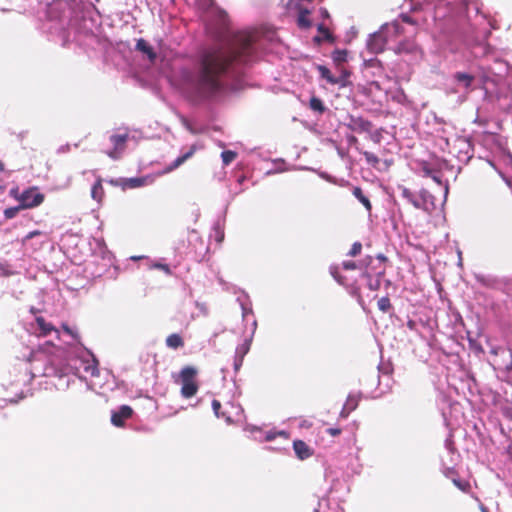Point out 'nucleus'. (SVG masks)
I'll return each instance as SVG.
<instances>
[{
    "instance_id": "1",
    "label": "nucleus",
    "mask_w": 512,
    "mask_h": 512,
    "mask_svg": "<svg viewBox=\"0 0 512 512\" xmlns=\"http://www.w3.org/2000/svg\"><path fill=\"white\" fill-rule=\"evenodd\" d=\"M260 45L253 35L241 36L227 52L205 56L193 67H183L175 75L178 87L194 103L216 99L225 89L221 76H235L240 67L258 58Z\"/></svg>"
},
{
    "instance_id": "2",
    "label": "nucleus",
    "mask_w": 512,
    "mask_h": 512,
    "mask_svg": "<svg viewBox=\"0 0 512 512\" xmlns=\"http://www.w3.org/2000/svg\"><path fill=\"white\" fill-rule=\"evenodd\" d=\"M37 372L44 377L54 378L53 385L57 390L68 389L73 381V376L82 379L87 374L94 377L99 373L98 361L84 347L67 352L64 359L59 356L48 358L41 371L36 366L29 368L25 364L24 375L21 379H17L16 382L24 384L30 382L37 375Z\"/></svg>"
},
{
    "instance_id": "3",
    "label": "nucleus",
    "mask_w": 512,
    "mask_h": 512,
    "mask_svg": "<svg viewBox=\"0 0 512 512\" xmlns=\"http://www.w3.org/2000/svg\"><path fill=\"white\" fill-rule=\"evenodd\" d=\"M399 31L400 25L396 21L390 24H383L378 31L369 35L366 43L368 51L372 54L383 52L388 38L397 35Z\"/></svg>"
},
{
    "instance_id": "4",
    "label": "nucleus",
    "mask_w": 512,
    "mask_h": 512,
    "mask_svg": "<svg viewBox=\"0 0 512 512\" xmlns=\"http://www.w3.org/2000/svg\"><path fill=\"white\" fill-rule=\"evenodd\" d=\"M467 5L462 4L460 7L459 15L455 20L452 32L464 42H479V38L475 33L474 25L470 22L467 16Z\"/></svg>"
},
{
    "instance_id": "5",
    "label": "nucleus",
    "mask_w": 512,
    "mask_h": 512,
    "mask_svg": "<svg viewBox=\"0 0 512 512\" xmlns=\"http://www.w3.org/2000/svg\"><path fill=\"white\" fill-rule=\"evenodd\" d=\"M197 4L199 9L206 14L207 19L218 29L227 28L229 24L228 14L214 0H197Z\"/></svg>"
},
{
    "instance_id": "6",
    "label": "nucleus",
    "mask_w": 512,
    "mask_h": 512,
    "mask_svg": "<svg viewBox=\"0 0 512 512\" xmlns=\"http://www.w3.org/2000/svg\"><path fill=\"white\" fill-rule=\"evenodd\" d=\"M401 196L411 203L416 209H422L428 213L435 209V197L426 189H422L416 196L405 186L398 187Z\"/></svg>"
},
{
    "instance_id": "7",
    "label": "nucleus",
    "mask_w": 512,
    "mask_h": 512,
    "mask_svg": "<svg viewBox=\"0 0 512 512\" xmlns=\"http://www.w3.org/2000/svg\"><path fill=\"white\" fill-rule=\"evenodd\" d=\"M490 354L493 358L490 364L494 370H501L507 373L512 372V350L503 346L491 347Z\"/></svg>"
},
{
    "instance_id": "8",
    "label": "nucleus",
    "mask_w": 512,
    "mask_h": 512,
    "mask_svg": "<svg viewBox=\"0 0 512 512\" xmlns=\"http://www.w3.org/2000/svg\"><path fill=\"white\" fill-rule=\"evenodd\" d=\"M197 370L192 366L184 367L179 374L181 387V395L184 398H191L198 391V385L195 382Z\"/></svg>"
},
{
    "instance_id": "9",
    "label": "nucleus",
    "mask_w": 512,
    "mask_h": 512,
    "mask_svg": "<svg viewBox=\"0 0 512 512\" xmlns=\"http://www.w3.org/2000/svg\"><path fill=\"white\" fill-rule=\"evenodd\" d=\"M18 201L22 209L34 208L42 204L44 195L37 187H29L19 194Z\"/></svg>"
},
{
    "instance_id": "10",
    "label": "nucleus",
    "mask_w": 512,
    "mask_h": 512,
    "mask_svg": "<svg viewBox=\"0 0 512 512\" xmlns=\"http://www.w3.org/2000/svg\"><path fill=\"white\" fill-rule=\"evenodd\" d=\"M347 121L348 122L345 123L346 127L356 133H369L373 128L372 122L362 116L349 114L347 116Z\"/></svg>"
},
{
    "instance_id": "11",
    "label": "nucleus",
    "mask_w": 512,
    "mask_h": 512,
    "mask_svg": "<svg viewBox=\"0 0 512 512\" xmlns=\"http://www.w3.org/2000/svg\"><path fill=\"white\" fill-rule=\"evenodd\" d=\"M150 181L148 176L131 177V178H116L109 180L113 186H120L123 190L135 189L145 186Z\"/></svg>"
},
{
    "instance_id": "12",
    "label": "nucleus",
    "mask_w": 512,
    "mask_h": 512,
    "mask_svg": "<svg viewBox=\"0 0 512 512\" xmlns=\"http://www.w3.org/2000/svg\"><path fill=\"white\" fill-rule=\"evenodd\" d=\"M135 50L142 54L150 63H155L157 60V51L155 48L145 39L139 38L136 41Z\"/></svg>"
},
{
    "instance_id": "13",
    "label": "nucleus",
    "mask_w": 512,
    "mask_h": 512,
    "mask_svg": "<svg viewBox=\"0 0 512 512\" xmlns=\"http://www.w3.org/2000/svg\"><path fill=\"white\" fill-rule=\"evenodd\" d=\"M133 414V409L128 405H121L117 410L111 412V423L116 427H122L125 420Z\"/></svg>"
},
{
    "instance_id": "14",
    "label": "nucleus",
    "mask_w": 512,
    "mask_h": 512,
    "mask_svg": "<svg viewBox=\"0 0 512 512\" xmlns=\"http://www.w3.org/2000/svg\"><path fill=\"white\" fill-rule=\"evenodd\" d=\"M453 81L466 92L474 90L475 76L466 72H455L453 74Z\"/></svg>"
},
{
    "instance_id": "15",
    "label": "nucleus",
    "mask_w": 512,
    "mask_h": 512,
    "mask_svg": "<svg viewBox=\"0 0 512 512\" xmlns=\"http://www.w3.org/2000/svg\"><path fill=\"white\" fill-rule=\"evenodd\" d=\"M196 149H197L196 145H192L188 149L187 152H185L184 154L178 156L173 162H171L169 165H167L164 168L163 173H170L173 170H175L178 167H180L183 163H185V161H187L189 158H191L193 156V154L195 153Z\"/></svg>"
},
{
    "instance_id": "16",
    "label": "nucleus",
    "mask_w": 512,
    "mask_h": 512,
    "mask_svg": "<svg viewBox=\"0 0 512 512\" xmlns=\"http://www.w3.org/2000/svg\"><path fill=\"white\" fill-rule=\"evenodd\" d=\"M298 7V16H297V25L300 29H309L312 27V21L309 19V15L311 10L307 7H303L300 4H297Z\"/></svg>"
},
{
    "instance_id": "17",
    "label": "nucleus",
    "mask_w": 512,
    "mask_h": 512,
    "mask_svg": "<svg viewBox=\"0 0 512 512\" xmlns=\"http://www.w3.org/2000/svg\"><path fill=\"white\" fill-rule=\"evenodd\" d=\"M385 274V267H380L378 270H376L375 278H372L369 271H366L363 276L368 279L367 286L370 290L376 291L381 286V279Z\"/></svg>"
},
{
    "instance_id": "18",
    "label": "nucleus",
    "mask_w": 512,
    "mask_h": 512,
    "mask_svg": "<svg viewBox=\"0 0 512 512\" xmlns=\"http://www.w3.org/2000/svg\"><path fill=\"white\" fill-rule=\"evenodd\" d=\"M373 263V257L366 256L359 262L348 260L342 262V268L344 270H355V269H362V268H368Z\"/></svg>"
},
{
    "instance_id": "19",
    "label": "nucleus",
    "mask_w": 512,
    "mask_h": 512,
    "mask_svg": "<svg viewBox=\"0 0 512 512\" xmlns=\"http://www.w3.org/2000/svg\"><path fill=\"white\" fill-rule=\"evenodd\" d=\"M293 449L296 456L300 460H305L312 455V451L309 446L302 440H295L293 442Z\"/></svg>"
},
{
    "instance_id": "20",
    "label": "nucleus",
    "mask_w": 512,
    "mask_h": 512,
    "mask_svg": "<svg viewBox=\"0 0 512 512\" xmlns=\"http://www.w3.org/2000/svg\"><path fill=\"white\" fill-rule=\"evenodd\" d=\"M362 67L365 71H368L369 69H371L372 76L381 74L382 70H383L380 60H378L376 57H373L370 59H364Z\"/></svg>"
},
{
    "instance_id": "21",
    "label": "nucleus",
    "mask_w": 512,
    "mask_h": 512,
    "mask_svg": "<svg viewBox=\"0 0 512 512\" xmlns=\"http://www.w3.org/2000/svg\"><path fill=\"white\" fill-rule=\"evenodd\" d=\"M316 69L318 70L320 77L325 79L329 84L336 85V84H343L341 79H336V76H334L329 68H327L324 65L318 64L316 65Z\"/></svg>"
},
{
    "instance_id": "22",
    "label": "nucleus",
    "mask_w": 512,
    "mask_h": 512,
    "mask_svg": "<svg viewBox=\"0 0 512 512\" xmlns=\"http://www.w3.org/2000/svg\"><path fill=\"white\" fill-rule=\"evenodd\" d=\"M476 281L484 287L495 288L499 285V280L493 275L475 274Z\"/></svg>"
},
{
    "instance_id": "23",
    "label": "nucleus",
    "mask_w": 512,
    "mask_h": 512,
    "mask_svg": "<svg viewBox=\"0 0 512 512\" xmlns=\"http://www.w3.org/2000/svg\"><path fill=\"white\" fill-rule=\"evenodd\" d=\"M317 31L319 32L320 36H315L314 37V41L315 42L321 43L324 40L328 41V42H333L334 41L333 35L329 31V29L325 26V24L319 23L317 25Z\"/></svg>"
},
{
    "instance_id": "24",
    "label": "nucleus",
    "mask_w": 512,
    "mask_h": 512,
    "mask_svg": "<svg viewBox=\"0 0 512 512\" xmlns=\"http://www.w3.org/2000/svg\"><path fill=\"white\" fill-rule=\"evenodd\" d=\"M355 198L365 207V209L370 213L372 210V205L369 198L364 195L362 189L360 187H354L352 190Z\"/></svg>"
},
{
    "instance_id": "25",
    "label": "nucleus",
    "mask_w": 512,
    "mask_h": 512,
    "mask_svg": "<svg viewBox=\"0 0 512 512\" xmlns=\"http://www.w3.org/2000/svg\"><path fill=\"white\" fill-rule=\"evenodd\" d=\"M36 323H37L39 334L42 336H48L53 331L57 333V331L54 329L52 324L46 322L43 317H37Z\"/></svg>"
},
{
    "instance_id": "26",
    "label": "nucleus",
    "mask_w": 512,
    "mask_h": 512,
    "mask_svg": "<svg viewBox=\"0 0 512 512\" xmlns=\"http://www.w3.org/2000/svg\"><path fill=\"white\" fill-rule=\"evenodd\" d=\"M309 108L320 115L324 114L327 110L324 102L316 96H312L309 101Z\"/></svg>"
},
{
    "instance_id": "27",
    "label": "nucleus",
    "mask_w": 512,
    "mask_h": 512,
    "mask_svg": "<svg viewBox=\"0 0 512 512\" xmlns=\"http://www.w3.org/2000/svg\"><path fill=\"white\" fill-rule=\"evenodd\" d=\"M252 340L251 338L247 337L243 343L239 344L236 349H235V355L234 356H237V357H240V358H243L247 355V353L249 352L250 350V347H251V343H252Z\"/></svg>"
},
{
    "instance_id": "28",
    "label": "nucleus",
    "mask_w": 512,
    "mask_h": 512,
    "mask_svg": "<svg viewBox=\"0 0 512 512\" xmlns=\"http://www.w3.org/2000/svg\"><path fill=\"white\" fill-rule=\"evenodd\" d=\"M166 345L169 348L178 349L184 345V342L179 334L173 333L166 338Z\"/></svg>"
},
{
    "instance_id": "29",
    "label": "nucleus",
    "mask_w": 512,
    "mask_h": 512,
    "mask_svg": "<svg viewBox=\"0 0 512 512\" xmlns=\"http://www.w3.org/2000/svg\"><path fill=\"white\" fill-rule=\"evenodd\" d=\"M424 175L430 177L438 185H443L442 173L428 166L423 167Z\"/></svg>"
},
{
    "instance_id": "30",
    "label": "nucleus",
    "mask_w": 512,
    "mask_h": 512,
    "mask_svg": "<svg viewBox=\"0 0 512 512\" xmlns=\"http://www.w3.org/2000/svg\"><path fill=\"white\" fill-rule=\"evenodd\" d=\"M361 396L360 392L357 394L350 393L344 405L349 408V411H354L358 407Z\"/></svg>"
},
{
    "instance_id": "31",
    "label": "nucleus",
    "mask_w": 512,
    "mask_h": 512,
    "mask_svg": "<svg viewBox=\"0 0 512 512\" xmlns=\"http://www.w3.org/2000/svg\"><path fill=\"white\" fill-rule=\"evenodd\" d=\"M333 61L336 63V64H342V63H345L347 62V59H348V52L347 50L345 49H335L333 52H332V55H331Z\"/></svg>"
},
{
    "instance_id": "32",
    "label": "nucleus",
    "mask_w": 512,
    "mask_h": 512,
    "mask_svg": "<svg viewBox=\"0 0 512 512\" xmlns=\"http://www.w3.org/2000/svg\"><path fill=\"white\" fill-rule=\"evenodd\" d=\"M128 135L127 134H112L110 136V142L113 144L115 150H117L119 147L123 146L124 143L127 141Z\"/></svg>"
},
{
    "instance_id": "33",
    "label": "nucleus",
    "mask_w": 512,
    "mask_h": 512,
    "mask_svg": "<svg viewBox=\"0 0 512 512\" xmlns=\"http://www.w3.org/2000/svg\"><path fill=\"white\" fill-rule=\"evenodd\" d=\"M465 148L461 149L458 154L460 161L467 162L472 157V148L470 142H463Z\"/></svg>"
},
{
    "instance_id": "34",
    "label": "nucleus",
    "mask_w": 512,
    "mask_h": 512,
    "mask_svg": "<svg viewBox=\"0 0 512 512\" xmlns=\"http://www.w3.org/2000/svg\"><path fill=\"white\" fill-rule=\"evenodd\" d=\"M103 187L101 184V180H97L91 189V196L94 200L100 201L103 196Z\"/></svg>"
},
{
    "instance_id": "35",
    "label": "nucleus",
    "mask_w": 512,
    "mask_h": 512,
    "mask_svg": "<svg viewBox=\"0 0 512 512\" xmlns=\"http://www.w3.org/2000/svg\"><path fill=\"white\" fill-rule=\"evenodd\" d=\"M366 162L368 165L377 168L378 164L380 163V159L372 152L364 151L362 152Z\"/></svg>"
},
{
    "instance_id": "36",
    "label": "nucleus",
    "mask_w": 512,
    "mask_h": 512,
    "mask_svg": "<svg viewBox=\"0 0 512 512\" xmlns=\"http://www.w3.org/2000/svg\"><path fill=\"white\" fill-rule=\"evenodd\" d=\"M237 157V153L232 150H224L221 153L222 162L224 165H229Z\"/></svg>"
},
{
    "instance_id": "37",
    "label": "nucleus",
    "mask_w": 512,
    "mask_h": 512,
    "mask_svg": "<svg viewBox=\"0 0 512 512\" xmlns=\"http://www.w3.org/2000/svg\"><path fill=\"white\" fill-rule=\"evenodd\" d=\"M377 306L379 310L384 313L388 312L392 308L390 299L387 296L381 297L377 302Z\"/></svg>"
},
{
    "instance_id": "38",
    "label": "nucleus",
    "mask_w": 512,
    "mask_h": 512,
    "mask_svg": "<svg viewBox=\"0 0 512 512\" xmlns=\"http://www.w3.org/2000/svg\"><path fill=\"white\" fill-rule=\"evenodd\" d=\"M453 484L461 491L467 492L470 489V483L461 478L455 477L452 478Z\"/></svg>"
},
{
    "instance_id": "39",
    "label": "nucleus",
    "mask_w": 512,
    "mask_h": 512,
    "mask_svg": "<svg viewBox=\"0 0 512 512\" xmlns=\"http://www.w3.org/2000/svg\"><path fill=\"white\" fill-rule=\"evenodd\" d=\"M330 274L332 275V277L341 285H344L345 284V280L344 278L341 276L340 272H339V266L337 265H332L330 266Z\"/></svg>"
},
{
    "instance_id": "40",
    "label": "nucleus",
    "mask_w": 512,
    "mask_h": 512,
    "mask_svg": "<svg viewBox=\"0 0 512 512\" xmlns=\"http://www.w3.org/2000/svg\"><path fill=\"white\" fill-rule=\"evenodd\" d=\"M181 123L192 134L196 135L202 132V130L194 128L189 120L184 116H181Z\"/></svg>"
},
{
    "instance_id": "41",
    "label": "nucleus",
    "mask_w": 512,
    "mask_h": 512,
    "mask_svg": "<svg viewBox=\"0 0 512 512\" xmlns=\"http://www.w3.org/2000/svg\"><path fill=\"white\" fill-rule=\"evenodd\" d=\"M22 208L20 207V205L18 206H14V207H9V208H6L4 210V216L6 219H12L14 218L17 213L21 210Z\"/></svg>"
},
{
    "instance_id": "42",
    "label": "nucleus",
    "mask_w": 512,
    "mask_h": 512,
    "mask_svg": "<svg viewBox=\"0 0 512 512\" xmlns=\"http://www.w3.org/2000/svg\"><path fill=\"white\" fill-rule=\"evenodd\" d=\"M361 249H362V244L360 242H354L351 246V249L349 250V252L347 253L348 256L350 257H355L357 256L358 254H360L361 252Z\"/></svg>"
},
{
    "instance_id": "43",
    "label": "nucleus",
    "mask_w": 512,
    "mask_h": 512,
    "mask_svg": "<svg viewBox=\"0 0 512 512\" xmlns=\"http://www.w3.org/2000/svg\"><path fill=\"white\" fill-rule=\"evenodd\" d=\"M237 300L239 301L241 306L243 319H246L249 314H253L252 308L248 307L246 302L242 301L240 297Z\"/></svg>"
},
{
    "instance_id": "44",
    "label": "nucleus",
    "mask_w": 512,
    "mask_h": 512,
    "mask_svg": "<svg viewBox=\"0 0 512 512\" xmlns=\"http://www.w3.org/2000/svg\"><path fill=\"white\" fill-rule=\"evenodd\" d=\"M214 229L216 231V240L218 242H222L223 239H224V231H223V227L220 223V221H217L214 225Z\"/></svg>"
},
{
    "instance_id": "45",
    "label": "nucleus",
    "mask_w": 512,
    "mask_h": 512,
    "mask_svg": "<svg viewBox=\"0 0 512 512\" xmlns=\"http://www.w3.org/2000/svg\"><path fill=\"white\" fill-rule=\"evenodd\" d=\"M152 267L155 268V269L162 270L167 275H171L172 274V271H171L170 267L167 264H163V263L157 262V263H154Z\"/></svg>"
},
{
    "instance_id": "46",
    "label": "nucleus",
    "mask_w": 512,
    "mask_h": 512,
    "mask_svg": "<svg viewBox=\"0 0 512 512\" xmlns=\"http://www.w3.org/2000/svg\"><path fill=\"white\" fill-rule=\"evenodd\" d=\"M28 395H31L30 389H27L26 392L21 390V392L19 394H17L16 398H10L9 401L11 403H18L20 400L26 398Z\"/></svg>"
},
{
    "instance_id": "47",
    "label": "nucleus",
    "mask_w": 512,
    "mask_h": 512,
    "mask_svg": "<svg viewBox=\"0 0 512 512\" xmlns=\"http://www.w3.org/2000/svg\"><path fill=\"white\" fill-rule=\"evenodd\" d=\"M350 76V72L343 71L340 76L336 77V79H341L343 84H338L340 87H346L348 85V77Z\"/></svg>"
},
{
    "instance_id": "48",
    "label": "nucleus",
    "mask_w": 512,
    "mask_h": 512,
    "mask_svg": "<svg viewBox=\"0 0 512 512\" xmlns=\"http://www.w3.org/2000/svg\"><path fill=\"white\" fill-rule=\"evenodd\" d=\"M378 370H379L380 373L386 374V375H388V374H390L392 372V368H391V365L389 363L388 364H383V363L379 364L378 365Z\"/></svg>"
},
{
    "instance_id": "49",
    "label": "nucleus",
    "mask_w": 512,
    "mask_h": 512,
    "mask_svg": "<svg viewBox=\"0 0 512 512\" xmlns=\"http://www.w3.org/2000/svg\"><path fill=\"white\" fill-rule=\"evenodd\" d=\"M445 448L450 452V453H453L454 450H455V447H454V442H453V439H452V435L450 434L446 440H445Z\"/></svg>"
},
{
    "instance_id": "50",
    "label": "nucleus",
    "mask_w": 512,
    "mask_h": 512,
    "mask_svg": "<svg viewBox=\"0 0 512 512\" xmlns=\"http://www.w3.org/2000/svg\"><path fill=\"white\" fill-rule=\"evenodd\" d=\"M43 233L39 230H34V231H31L29 232L23 239V244H26L28 240H31L33 239L34 237L36 236H40L42 235Z\"/></svg>"
},
{
    "instance_id": "51",
    "label": "nucleus",
    "mask_w": 512,
    "mask_h": 512,
    "mask_svg": "<svg viewBox=\"0 0 512 512\" xmlns=\"http://www.w3.org/2000/svg\"><path fill=\"white\" fill-rule=\"evenodd\" d=\"M243 361H244L243 358L234 356L233 368H234L235 373H237L240 370V368L243 365Z\"/></svg>"
},
{
    "instance_id": "52",
    "label": "nucleus",
    "mask_w": 512,
    "mask_h": 512,
    "mask_svg": "<svg viewBox=\"0 0 512 512\" xmlns=\"http://www.w3.org/2000/svg\"><path fill=\"white\" fill-rule=\"evenodd\" d=\"M277 435H280V436H286V432L284 431H280L278 433H275V432H267L266 433V436H265V440L266 441H272L276 438Z\"/></svg>"
},
{
    "instance_id": "53",
    "label": "nucleus",
    "mask_w": 512,
    "mask_h": 512,
    "mask_svg": "<svg viewBox=\"0 0 512 512\" xmlns=\"http://www.w3.org/2000/svg\"><path fill=\"white\" fill-rule=\"evenodd\" d=\"M400 18L402 19L403 22H405L407 24H410V25L416 24V21L407 13H401Z\"/></svg>"
},
{
    "instance_id": "54",
    "label": "nucleus",
    "mask_w": 512,
    "mask_h": 512,
    "mask_svg": "<svg viewBox=\"0 0 512 512\" xmlns=\"http://www.w3.org/2000/svg\"><path fill=\"white\" fill-rule=\"evenodd\" d=\"M377 261L379 263V268L380 267H385V262L387 261V257L382 254V253H379L376 258H373V263Z\"/></svg>"
},
{
    "instance_id": "55",
    "label": "nucleus",
    "mask_w": 512,
    "mask_h": 512,
    "mask_svg": "<svg viewBox=\"0 0 512 512\" xmlns=\"http://www.w3.org/2000/svg\"><path fill=\"white\" fill-rule=\"evenodd\" d=\"M443 474L445 475V477L450 478L452 480V478L456 477L457 472L455 471L454 468L447 467L444 469Z\"/></svg>"
},
{
    "instance_id": "56",
    "label": "nucleus",
    "mask_w": 512,
    "mask_h": 512,
    "mask_svg": "<svg viewBox=\"0 0 512 512\" xmlns=\"http://www.w3.org/2000/svg\"><path fill=\"white\" fill-rule=\"evenodd\" d=\"M212 409H213V411H214L215 415H216L217 417H220V413H219V411H220V409H221V403H220L218 400L214 399V400L212 401Z\"/></svg>"
},
{
    "instance_id": "57",
    "label": "nucleus",
    "mask_w": 512,
    "mask_h": 512,
    "mask_svg": "<svg viewBox=\"0 0 512 512\" xmlns=\"http://www.w3.org/2000/svg\"><path fill=\"white\" fill-rule=\"evenodd\" d=\"M407 327L411 330V331H414L415 333L417 334H420V332L418 331L417 329V323L416 321L412 320V319H409L406 323Z\"/></svg>"
},
{
    "instance_id": "58",
    "label": "nucleus",
    "mask_w": 512,
    "mask_h": 512,
    "mask_svg": "<svg viewBox=\"0 0 512 512\" xmlns=\"http://www.w3.org/2000/svg\"><path fill=\"white\" fill-rule=\"evenodd\" d=\"M319 176L328 182L335 183L334 178L326 172H319Z\"/></svg>"
},
{
    "instance_id": "59",
    "label": "nucleus",
    "mask_w": 512,
    "mask_h": 512,
    "mask_svg": "<svg viewBox=\"0 0 512 512\" xmlns=\"http://www.w3.org/2000/svg\"><path fill=\"white\" fill-rule=\"evenodd\" d=\"M63 328L67 334H69L73 339H77L78 335L74 332L69 326L63 325Z\"/></svg>"
},
{
    "instance_id": "60",
    "label": "nucleus",
    "mask_w": 512,
    "mask_h": 512,
    "mask_svg": "<svg viewBox=\"0 0 512 512\" xmlns=\"http://www.w3.org/2000/svg\"><path fill=\"white\" fill-rule=\"evenodd\" d=\"M327 432L331 436L335 437V436H338L341 434V429L340 428H329V429H327Z\"/></svg>"
},
{
    "instance_id": "61",
    "label": "nucleus",
    "mask_w": 512,
    "mask_h": 512,
    "mask_svg": "<svg viewBox=\"0 0 512 512\" xmlns=\"http://www.w3.org/2000/svg\"><path fill=\"white\" fill-rule=\"evenodd\" d=\"M351 412L352 411H349V408L344 405L342 410H341V412H340V417L341 418H347Z\"/></svg>"
},
{
    "instance_id": "62",
    "label": "nucleus",
    "mask_w": 512,
    "mask_h": 512,
    "mask_svg": "<svg viewBox=\"0 0 512 512\" xmlns=\"http://www.w3.org/2000/svg\"><path fill=\"white\" fill-rule=\"evenodd\" d=\"M319 13H320L321 18H323V19H328L330 17L329 12L326 8H320Z\"/></svg>"
},
{
    "instance_id": "63",
    "label": "nucleus",
    "mask_w": 512,
    "mask_h": 512,
    "mask_svg": "<svg viewBox=\"0 0 512 512\" xmlns=\"http://www.w3.org/2000/svg\"><path fill=\"white\" fill-rule=\"evenodd\" d=\"M10 196L14 197L16 200H18V197H19V194H21L19 192V189L18 188H12L9 192Z\"/></svg>"
},
{
    "instance_id": "64",
    "label": "nucleus",
    "mask_w": 512,
    "mask_h": 512,
    "mask_svg": "<svg viewBox=\"0 0 512 512\" xmlns=\"http://www.w3.org/2000/svg\"><path fill=\"white\" fill-rule=\"evenodd\" d=\"M70 150V145L69 144H66V145H62L58 148L57 152L58 153H66Z\"/></svg>"
}]
</instances>
